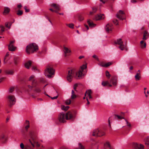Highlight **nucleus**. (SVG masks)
<instances>
[{
  "label": "nucleus",
  "mask_w": 149,
  "mask_h": 149,
  "mask_svg": "<svg viewBox=\"0 0 149 149\" xmlns=\"http://www.w3.org/2000/svg\"><path fill=\"white\" fill-rule=\"evenodd\" d=\"M115 44H118L119 45V48L122 50H123L125 49H126V45H125L122 41L121 38H119L115 41Z\"/></svg>",
  "instance_id": "0eeeda50"
},
{
  "label": "nucleus",
  "mask_w": 149,
  "mask_h": 149,
  "mask_svg": "<svg viewBox=\"0 0 149 149\" xmlns=\"http://www.w3.org/2000/svg\"><path fill=\"white\" fill-rule=\"evenodd\" d=\"M75 117V115L73 111H69L66 114V120H68L70 119H72L74 118Z\"/></svg>",
  "instance_id": "6e6552de"
},
{
  "label": "nucleus",
  "mask_w": 149,
  "mask_h": 149,
  "mask_svg": "<svg viewBox=\"0 0 149 149\" xmlns=\"http://www.w3.org/2000/svg\"><path fill=\"white\" fill-rule=\"evenodd\" d=\"M58 120L60 123H64L65 121V115L63 112L61 113L58 115Z\"/></svg>",
  "instance_id": "9b49d317"
},
{
  "label": "nucleus",
  "mask_w": 149,
  "mask_h": 149,
  "mask_svg": "<svg viewBox=\"0 0 149 149\" xmlns=\"http://www.w3.org/2000/svg\"><path fill=\"white\" fill-rule=\"evenodd\" d=\"M71 100L70 99L67 100L65 102V103L67 105L70 104L71 103Z\"/></svg>",
  "instance_id": "a19ab883"
},
{
  "label": "nucleus",
  "mask_w": 149,
  "mask_h": 149,
  "mask_svg": "<svg viewBox=\"0 0 149 149\" xmlns=\"http://www.w3.org/2000/svg\"><path fill=\"white\" fill-rule=\"evenodd\" d=\"M29 135L30 138L29 139V141L31 145L29 143H27L25 146L24 149H34L35 147V145L32 141L33 142H36L37 139V136L36 134L32 132H30Z\"/></svg>",
  "instance_id": "f03ea898"
},
{
  "label": "nucleus",
  "mask_w": 149,
  "mask_h": 149,
  "mask_svg": "<svg viewBox=\"0 0 149 149\" xmlns=\"http://www.w3.org/2000/svg\"><path fill=\"white\" fill-rule=\"evenodd\" d=\"M149 35L148 32L146 31H145L143 33V40H146L148 38Z\"/></svg>",
  "instance_id": "dca6fc26"
},
{
  "label": "nucleus",
  "mask_w": 149,
  "mask_h": 149,
  "mask_svg": "<svg viewBox=\"0 0 149 149\" xmlns=\"http://www.w3.org/2000/svg\"><path fill=\"white\" fill-rule=\"evenodd\" d=\"M31 62L30 61H29L25 63V67L27 69H29V68L30 66H31Z\"/></svg>",
  "instance_id": "c756f323"
},
{
  "label": "nucleus",
  "mask_w": 149,
  "mask_h": 149,
  "mask_svg": "<svg viewBox=\"0 0 149 149\" xmlns=\"http://www.w3.org/2000/svg\"><path fill=\"white\" fill-rule=\"evenodd\" d=\"M141 75L140 73H137L135 76V78L136 81L139 80L140 79Z\"/></svg>",
  "instance_id": "7c9ffc66"
},
{
  "label": "nucleus",
  "mask_w": 149,
  "mask_h": 149,
  "mask_svg": "<svg viewBox=\"0 0 149 149\" xmlns=\"http://www.w3.org/2000/svg\"><path fill=\"white\" fill-rule=\"evenodd\" d=\"M15 42V40H13L10 42V44L8 45V49L9 50L12 51H15V47L13 45Z\"/></svg>",
  "instance_id": "ddd939ff"
},
{
  "label": "nucleus",
  "mask_w": 149,
  "mask_h": 149,
  "mask_svg": "<svg viewBox=\"0 0 149 149\" xmlns=\"http://www.w3.org/2000/svg\"><path fill=\"white\" fill-rule=\"evenodd\" d=\"M113 23L115 24L116 25H118V20L116 19H114L113 20Z\"/></svg>",
  "instance_id": "a18cd8bd"
},
{
  "label": "nucleus",
  "mask_w": 149,
  "mask_h": 149,
  "mask_svg": "<svg viewBox=\"0 0 149 149\" xmlns=\"http://www.w3.org/2000/svg\"><path fill=\"white\" fill-rule=\"evenodd\" d=\"M13 22H6L5 24V26L8 29H10L11 26Z\"/></svg>",
  "instance_id": "a211bd4d"
},
{
  "label": "nucleus",
  "mask_w": 149,
  "mask_h": 149,
  "mask_svg": "<svg viewBox=\"0 0 149 149\" xmlns=\"http://www.w3.org/2000/svg\"><path fill=\"white\" fill-rule=\"evenodd\" d=\"M105 133L102 130L99 129H95L93 132L92 135L95 137H100L104 135Z\"/></svg>",
  "instance_id": "423d86ee"
},
{
  "label": "nucleus",
  "mask_w": 149,
  "mask_h": 149,
  "mask_svg": "<svg viewBox=\"0 0 149 149\" xmlns=\"http://www.w3.org/2000/svg\"><path fill=\"white\" fill-rule=\"evenodd\" d=\"M112 62H109L105 64L102 63L100 64V66L102 67H107L112 65Z\"/></svg>",
  "instance_id": "aec40b11"
},
{
  "label": "nucleus",
  "mask_w": 149,
  "mask_h": 149,
  "mask_svg": "<svg viewBox=\"0 0 149 149\" xmlns=\"http://www.w3.org/2000/svg\"><path fill=\"white\" fill-rule=\"evenodd\" d=\"M84 19V17L82 15H80L79 17V19L80 21H82Z\"/></svg>",
  "instance_id": "c03bdc74"
},
{
  "label": "nucleus",
  "mask_w": 149,
  "mask_h": 149,
  "mask_svg": "<svg viewBox=\"0 0 149 149\" xmlns=\"http://www.w3.org/2000/svg\"><path fill=\"white\" fill-rule=\"evenodd\" d=\"M38 49V46L35 43H33L27 45L26 48V52L29 54L36 52Z\"/></svg>",
  "instance_id": "7ed1b4c3"
},
{
  "label": "nucleus",
  "mask_w": 149,
  "mask_h": 149,
  "mask_svg": "<svg viewBox=\"0 0 149 149\" xmlns=\"http://www.w3.org/2000/svg\"><path fill=\"white\" fill-rule=\"evenodd\" d=\"M131 2L133 3H136V1L135 0H132Z\"/></svg>",
  "instance_id": "0e129e2a"
},
{
  "label": "nucleus",
  "mask_w": 149,
  "mask_h": 149,
  "mask_svg": "<svg viewBox=\"0 0 149 149\" xmlns=\"http://www.w3.org/2000/svg\"><path fill=\"white\" fill-rule=\"evenodd\" d=\"M134 149H143L144 146L141 144L134 143L132 145Z\"/></svg>",
  "instance_id": "f8f14e48"
},
{
  "label": "nucleus",
  "mask_w": 149,
  "mask_h": 149,
  "mask_svg": "<svg viewBox=\"0 0 149 149\" xmlns=\"http://www.w3.org/2000/svg\"><path fill=\"white\" fill-rule=\"evenodd\" d=\"M102 84L103 86H105L106 85H107L108 84H109V82L108 81H103L102 82Z\"/></svg>",
  "instance_id": "58836bf2"
},
{
  "label": "nucleus",
  "mask_w": 149,
  "mask_h": 149,
  "mask_svg": "<svg viewBox=\"0 0 149 149\" xmlns=\"http://www.w3.org/2000/svg\"><path fill=\"white\" fill-rule=\"evenodd\" d=\"M25 125V129L26 131H27L29 127V121L28 120H26L24 123Z\"/></svg>",
  "instance_id": "393cba45"
},
{
  "label": "nucleus",
  "mask_w": 149,
  "mask_h": 149,
  "mask_svg": "<svg viewBox=\"0 0 149 149\" xmlns=\"http://www.w3.org/2000/svg\"><path fill=\"white\" fill-rule=\"evenodd\" d=\"M66 25L70 28L73 29L74 28V25L73 24H67Z\"/></svg>",
  "instance_id": "ea45409f"
},
{
  "label": "nucleus",
  "mask_w": 149,
  "mask_h": 149,
  "mask_svg": "<svg viewBox=\"0 0 149 149\" xmlns=\"http://www.w3.org/2000/svg\"><path fill=\"white\" fill-rule=\"evenodd\" d=\"M145 144L148 146L149 145V136L146 137L144 139Z\"/></svg>",
  "instance_id": "2f4dec72"
},
{
  "label": "nucleus",
  "mask_w": 149,
  "mask_h": 149,
  "mask_svg": "<svg viewBox=\"0 0 149 149\" xmlns=\"http://www.w3.org/2000/svg\"><path fill=\"white\" fill-rule=\"evenodd\" d=\"M8 100L9 103V105L10 107H11L16 102L15 99L13 95H9L8 97Z\"/></svg>",
  "instance_id": "1a4fd4ad"
},
{
  "label": "nucleus",
  "mask_w": 149,
  "mask_h": 149,
  "mask_svg": "<svg viewBox=\"0 0 149 149\" xmlns=\"http://www.w3.org/2000/svg\"><path fill=\"white\" fill-rule=\"evenodd\" d=\"M86 100H87V104H90V102H89L88 101V99L87 98H86Z\"/></svg>",
  "instance_id": "69168bd1"
},
{
  "label": "nucleus",
  "mask_w": 149,
  "mask_h": 149,
  "mask_svg": "<svg viewBox=\"0 0 149 149\" xmlns=\"http://www.w3.org/2000/svg\"><path fill=\"white\" fill-rule=\"evenodd\" d=\"M24 8L26 12H28L29 11V9H27L26 6H25L24 7Z\"/></svg>",
  "instance_id": "8fccbe9b"
},
{
  "label": "nucleus",
  "mask_w": 149,
  "mask_h": 149,
  "mask_svg": "<svg viewBox=\"0 0 149 149\" xmlns=\"http://www.w3.org/2000/svg\"><path fill=\"white\" fill-rule=\"evenodd\" d=\"M77 86L78 85L77 84H75L74 86V89L75 91H77L76 89Z\"/></svg>",
  "instance_id": "864d4df0"
},
{
  "label": "nucleus",
  "mask_w": 149,
  "mask_h": 149,
  "mask_svg": "<svg viewBox=\"0 0 149 149\" xmlns=\"http://www.w3.org/2000/svg\"><path fill=\"white\" fill-rule=\"evenodd\" d=\"M92 93V92L91 90H88L87 91H86L85 94V96H86V94H87V97L91 99L92 98V97L91 95V94Z\"/></svg>",
  "instance_id": "412c9836"
},
{
  "label": "nucleus",
  "mask_w": 149,
  "mask_h": 149,
  "mask_svg": "<svg viewBox=\"0 0 149 149\" xmlns=\"http://www.w3.org/2000/svg\"><path fill=\"white\" fill-rule=\"evenodd\" d=\"M95 19L96 20H99L102 19V16L101 15H97L95 16Z\"/></svg>",
  "instance_id": "f704fd0d"
},
{
  "label": "nucleus",
  "mask_w": 149,
  "mask_h": 149,
  "mask_svg": "<svg viewBox=\"0 0 149 149\" xmlns=\"http://www.w3.org/2000/svg\"><path fill=\"white\" fill-rule=\"evenodd\" d=\"M35 91L37 93H39L41 91L40 89L39 88H36Z\"/></svg>",
  "instance_id": "3c124183"
},
{
  "label": "nucleus",
  "mask_w": 149,
  "mask_h": 149,
  "mask_svg": "<svg viewBox=\"0 0 149 149\" xmlns=\"http://www.w3.org/2000/svg\"><path fill=\"white\" fill-rule=\"evenodd\" d=\"M93 57L94 58H95V59H97V56L96 55H93Z\"/></svg>",
  "instance_id": "13d9d810"
},
{
  "label": "nucleus",
  "mask_w": 149,
  "mask_h": 149,
  "mask_svg": "<svg viewBox=\"0 0 149 149\" xmlns=\"http://www.w3.org/2000/svg\"><path fill=\"white\" fill-rule=\"evenodd\" d=\"M64 52L65 54V56H66L68 55H69V53L71 52V51L69 49L65 47H64Z\"/></svg>",
  "instance_id": "f3484780"
},
{
  "label": "nucleus",
  "mask_w": 149,
  "mask_h": 149,
  "mask_svg": "<svg viewBox=\"0 0 149 149\" xmlns=\"http://www.w3.org/2000/svg\"><path fill=\"white\" fill-rule=\"evenodd\" d=\"M141 46L142 48H145L146 47V42H144L143 40H141L140 42Z\"/></svg>",
  "instance_id": "c85d7f7f"
},
{
  "label": "nucleus",
  "mask_w": 149,
  "mask_h": 149,
  "mask_svg": "<svg viewBox=\"0 0 149 149\" xmlns=\"http://www.w3.org/2000/svg\"><path fill=\"white\" fill-rule=\"evenodd\" d=\"M84 57V56H81L79 57V59H81Z\"/></svg>",
  "instance_id": "052dcab7"
},
{
  "label": "nucleus",
  "mask_w": 149,
  "mask_h": 149,
  "mask_svg": "<svg viewBox=\"0 0 149 149\" xmlns=\"http://www.w3.org/2000/svg\"><path fill=\"white\" fill-rule=\"evenodd\" d=\"M29 80L31 82V86L29 85H28V91H30L33 88L36 87L37 86L38 83L36 79H35L34 76L33 75L29 77Z\"/></svg>",
  "instance_id": "39448f33"
},
{
  "label": "nucleus",
  "mask_w": 149,
  "mask_h": 149,
  "mask_svg": "<svg viewBox=\"0 0 149 149\" xmlns=\"http://www.w3.org/2000/svg\"><path fill=\"white\" fill-rule=\"evenodd\" d=\"M17 7L18 8H20L22 7V6L21 4H19L17 5Z\"/></svg>",
  "instance_id": "bf43d9fd"
},
{
  "label": "nucleus",
  "mask_w": 149,
  "mask_h": 149,
  "mask_svg": "<svg viewBox=\"0 0 149 149\" xmlns=\"http://www.w3.org/2000/svg\"><path fill=\"white\" fill-rule=\"evenodd\" d=\"M4 78H2L1 79H0V83H1L3 79Z\"/></svg>",
  "instance_id": "774afa93"
},
{
  "label": "nucleus",
  "mask_w": 149,
  "mask_h": 149,
  "mask_svg": "<svg viewBox=\"0 0 149 149\" xmlns=\"http://www.w3.org/2000/svg\"><path fill=\"white\" fill-rule=\"evenodd\" d=\"M16 60H17V59L16 58H15L14 59V63L15 64H16L17 63V62H16Z\"/></svg>",
  "instance_id": "e2e57ef3"
},
{
  "label": "nucleus",
  "mask_w": 149,
  "mask_h": 149,
  "mask_svg": "<svg viewBox=\"0 0 149 149\" xmlns=\"http://www.w3.org/2000/svg\"><path fill=\"white\" fill-rule=\"evenodd\" d=\"M117 78L116 76H113L110 80V82L113 86H116L117 85Z\"/></svg>",
  "instance_id": "2eb2a0df"
},
{
  "label": "nucleus",
  "mask_w": 149,
  "mask_h": 149,
  "mask_svg": "<svg viewBox=\"0 0 149 149\" xmlns=\"http://www.w3.org/2000/svg\"><path fill=\"white\" fill-rule=\"evenodd\" d=\"M14 89V87H11L10 88L9 90V91L10 93H12L13 92Z\"/></svg>",
  "instance_id": "09e8293b"
},
{
  "label": "nucleus",
  "mask_w": 149,
  "mask_h": 149,
  "mask_svg": "<svg viewBox=\"0 0 149 149\" xmlns=\"http://www.w3.org/2000/svg\"><path fill=\"white\" fill-rule=\"evenodd\" d=\"M10 9L8 7H5L3 14L4 15H6L8 14L10 11Z\"/></svg>",
  "instance_id": "6ab92c4d"
},
{
  "label": "nucleus",
  "mask_w": 149,
  "mask_h": 149,
  "mask_svg": "<svg viewBox=\"0 0 149 149\" xmlns=\"http://www.w3.org/2000/svg\"><path fill=\"white\" fill-rule=\"evenodd\" d=\"M87 23L90 27H93L95 26L96 24L93 23V22L91 20H88Z\"/></svg>",
  "instance_id": "4be33fe9"
},
{
  "label": "nucleus",
  "mask_w": 149,
  "mask_h": 149,
  "mask_svg": "<svg viewBox=\"0 0 149 149\" xmlns=\"http://www.w3.org/2000/svg\"><path fill=\"white\" fill-rule=\"evenodd\" d=\"M87 65L84 64L81 66L78 72H76L74 69H70L68 71V74L67 78V80L71 82L73 77H75L77 79H80L86 72V68Z\"/></svg>",
  "instance_id": "f257e3e1"
},
{
  "label": "nucleus",
  "mask_w": 149,
  "mask_h": 149,
  "mask_svg": "<svg viewBox=\"0 0 149 149\" xmlns=\"http://www.w3.org/2000/svg\"><path fill=\"white\" fill-rule=\"evenodd\" d=\"M32 70L34 71H35L36 70H37V69H36V67L34 66H32Z\"/></svg>",
  "instance_id": "6e6d98bb"
},
{
  "label": "nucleus",
  "mask_w": 149,
  "mask_h": 149,
  "mask_svg": "<svg viewBox=\"0 0 149 149\" xmlns=\"http://www.w3.org/2000/svg\"><path fill=\"white\" fill-rule=\"evenodd\" d=\"M4 135L3 133H0V139H2L4 138Z\"/></svg>",
  "instance_id": "de8ad7c7"
},
{
  "label": "nucleus",
  "mask_w": 149,
  "mask_h": 149,
  "mask_svg": "<svg viewBox=\"0 0 149 149\" xmlns=\"http://www.w3.org/2000/svg\"><path fill=\"white\" fill-rule=\"evenodd\" d=\"M69 107L68 106H65L64 105H62L61 106V109L63 110L66 111L69 108Z\"/></svg>",
  "instance_id": "72a5a7b5"
},
{
  "label": "nucleus",
  "mask_w": 149,
  "mask_h": 149,
  "mask_svg": "<svg viewBox=\"0 0 149 149\" xmlns=\"http://www.w3.org/2000/svg\"><path fill=\"white\" fill-rule=\"evenodd\" d=\"M55 73V70L51 66L48 65L45 71V76L49 78H51L53 77V75Z\"/></svg>",
  "instance_id": "20e7f679"
},
{
  "label": "nucleus",
  "mask_w": 149,
  "mask_h": 149,
  "mask_svg": "<svg viewBox=\"0 0 149 149\" xmlns=\"http://www.w3.org/2000/svg\"><path fill=\"white\" fill-rule=\"evenodd\" d=\"M125 120L126 122L127 126H128L129 127H130L131 126V125L130 123H129L125 119Z\"/></svg>",
  "instance_id": "603ef678"
},
{
  "label": "nucleus",
  "mask_w": 149,
  "mask_h": 149,
  "mask_svg": "<svg viewBox=\"0 0 149 149\" xmlns=\"http://www.w3.org/2000/svg\"><path fill=\"white\" fill-rule=\"evenodd\" d=\"M93 11V13H95L97 10V9L95 7H93L92 8Z\"/></svg>",
  "instance_id": "5fc2aeb1"
},
{
  "label": "nucleus",
  "mask_w": 149,
  "mask_h": 149,
  "mask_svg": "<svg viewBox=\"0 0 149 149\" xmlns=\"http://www.w3.org/2000/svg\"><path fill=\"white\" fill-rule=\"evenodd\" d=\"M37 139H38V137H37ZM37 139L36 142L35 143L33 142V143L34 144V143H36V146L37 148H38L40 146V144L38 143V142L37 141ZM33 142V141H32Z\"/></svg>",
  "instance_id": "37998d69"
},
{
  "label": "nucleus",
  "mask_w": 149,
  "mask_h": 149,
  "mask_svg": "<svg viewBox=\"0 0 149 149\" xmlns=\"http://www.w3.org/2000/svg\"><path fill=\"white\" fill-rule=\"evenodd\" d=\"M79 148H75V149H84V147L81 143H79L78 144Z\"/></svg>",
  "instance_id": "e433bc0d"
},
{
  "label": "nucleus",
  "mask_w": 149,
  "mask_h": 149,
  "mask_svg": "<svg viewBox=\"0 0 149 149\" xmlns=\"http://www.w3.org/2000/svg\"><path fill=\"white\" fill-rule=\"evenodd\" d=\"M85 26L87 30H88L89 29V27L87 25H85Z\"/></svg>",
  "instance_id": "680f3d73"
},
{
  "label": "nucleus",
  "mask_w": 149,
  "mask_h": 149,
  "mask_svg": "<svg viewBox=\"0 0 149 149\" xmlns=\"http://www.w3.org/2000/svg\"><path fill=\"white\" fill-rule=\"evenodd\" d=\"M104 148L105 149H113L111 147L109 143L108 142H106L104 144Z\"/></svg>",
  "instance_id": "5701e85b"
},
{
  "label": "nucleus",
  "mask_w": 149,
  "mask_h": 149,
  "mask_svg": "<svg viewBox=\"0 0 149 149\" xmlns=\"http://www.w3.org/2000/svg\"><path fill=\"white\" fill-rule=\"evenodd\" d=\"M124 113H121V115L119 116L117 115H115V116L117 117L118 119H124Z\"/></svg>",
  "instance_id": "cd10ccee"
},
{
  "label": "nucleus",
  "mask_w": 149,
  "mask_h": 149,
  "mask_svg": "<svg viewBox=\"0 0 149 149\" xmlns=\"http://www.w3.org/2000/svg\"><path fill=\"white\" fill-rule=\"evenodd\" d=\"M100 1L102 2L103 3H105V1H106V0H105L104 1L103 0H100Z\"/></svg>",
  "instance_id": "338daca9"
},
{
  "label": "nucleus",
  "mask_w": 149,
  "mask_h": 149,
  "mask_svg": "<svg viewBox=\"0 0 149 149\" xmlns=\"http://www.w3.org/2000/svg\"><path fill=\"white\" fill-rule=\"evenodd\" d=\"M106 76L108 79H109L111 76L109 72L108 71H106L105 72Z\"/></svg>",
  "instance_id": "4c0bfd02"
},
{
  "label": "nucleus",
  "mask_w": 149,
  "mask_h": 149,
  "mask_svg": "<svg viewBox=\"0 0 149 149\" xmlns=\"http://www.w3.org/2000/svg\"><path fill=\"white\" fill-rule=\"evenodd\" d=\"M77 97V95H76L74 93V90H72L71 92V98L72 100L75 99Z\"/></svg>",
  "instance_id": "b1692460"
},
{
  "label": "nucleus",
  "mask_w": 149,
  "mask_h": 149,
  "mask_svg": "<svg viewBox=\"0 0 149 149\" xmlns=\"http://www.w3.org/2000/svg\"><path fill=\"white\" fill-rule=\"evenodd\" d=\"M9 55V54L8 52H7L5 57V58H4V63L5 64V63H6L7 61H8V59H7V57Z\"/></svg>",
  "instance_id": "c9c22d12"
},
{
  "label": "nucleus",
  "mask_w": 149,
  "mask_h": 149,
  "mask_svg": "<svg viewBox=\"0 0 149 149\" xmlns=\"http://www.w3.org/2000/svg\"><path fill=\"white\" fill-rule=\"evenodd\" d=\"M125 14L123 11L121 10H119V12H118L116 15V17L121 20H123V19H125Z\"/></svg>",
  "instance_id": "9d476101"
},
{
  "label": "nucleus",
  "mask_w": 149,
  "mask_h": 149,
  "mask_svg": "<svg viewBox=\"0 0 149 149\" xmlns=\"http://www.w3.org/2000/svg\"><path fill=\"white\" fill-rule=\"evenodd\" d=\"M5 72L6 74L12 75L14 73V71L12 70H6Z\"/></svg>",
  "instance_id": "a878e982"
},
{
  "label": "nucleus",
  "mask_w": 149,
  "mask_h": 149,
  "mask_svg": "<svg viewBox=\"0 0 149 149\" xmlns=\"http://www.w3.org/2000/svg\"><path fill=\"white\" fill-rule=\"evenodd\" d=\"M58 97V96H56L54 97H51V98L52 99H56Z\"/></svg>",
  "instance_id": "4d7b16f0"
},
{
  "label": "nucleus",
  "mask_w": 149,
  "mask_h": 149,
  "mask_svg": "<svg viewBox=\"0 0 149 149\" xmlns=\"http://www.w3.org/2000/svg\"><path fill=\"white\" fill-rule=\"evenodd\" d=\"M20 147L22 149H24L25 148V146L23 143H21L20 144Z\"/></svg>",
  "instance_id": "49530a36"
},
{
  "label": "nucleus",
  "mask_w": 149,
  "mask_h": 149,
  "mask_svg": "<svg viewBox=\"0 0 149 149\" xmlns=\"http://www.w3.org/2000/svg\"><path fill=\"white\" fill-rule=\"evenodd\" d=\"M23 11L22 10H18L17 13V14L19 15H20L22 14Z\"/></svg>",
  "instance_id": "79ce46f5"
},
{
  "label": "nucleus",
  "mask_w": 149,
  "mask_h": 149,
  "mask_svg": "<svg viewBox=\"0 0 149 149\" xmlns=\"http://www.w3.org/2000/svg\"><path fill=\"white\" fill-rule=\"evenodd\" d=\"M5 28L3 26H0V35L2 34L3 33L5 30Z\"/></svg>",
  "instance_id": "473e14b6"
},
{
  "label": "nucleus",
  "mask_w": 149,
  "mask_h": 149,
  "mask_svg": "<svg viewBox=\"0 0 149 149\" xmlns=\"http://www.w3.org/2000/svg\"><path fill=\"white\" fill-rule=\"evenodd\" d=\"M51 6L53 7L56 10H59L60 9V6L58 5L55 3H53L51 5Z\"/></svg>",
  "instance_id": "bb28decb"
},
{
  "label": "nucleus",
  "mask_w": 149,
  "mask_h": 149,
  "mask_svg": "<svg viewBox=\"0 0 149 149\" xmlns=\"http://www.w3.org/2000/svg\"><path fill=\"white\" fill-rule=\"evenodd\" d=\"M113 28V25L111 24H107L105 27V30L108 33L110 31H111Z\"/></svg>",
  "instance_id": "4468645a"
}]
</instances>
